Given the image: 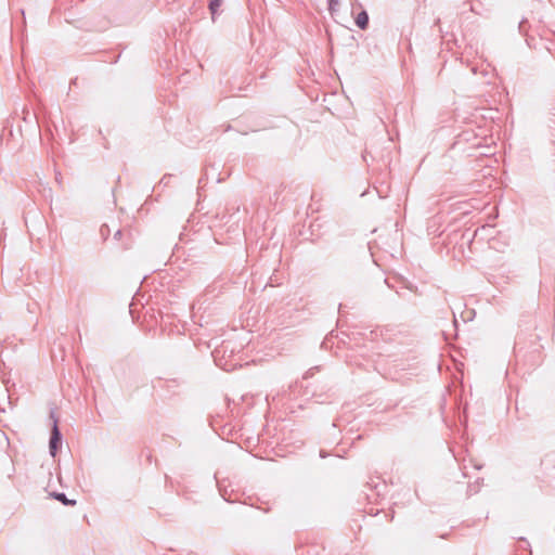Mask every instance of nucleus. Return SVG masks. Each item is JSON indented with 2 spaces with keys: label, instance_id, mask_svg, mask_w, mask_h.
<instances>
[{
  "label": "nucleus",
  "instance_id": "f257e3e1",
  "mask_svg": "<svg viewBox=\"0 0 555 555\" xmlns=\"http://www.w3.org/2000/svg\"><path fill=\"white\" fill-rule=\"evenodd\" d=\"M50 417L53 420V427L51 429L49 451L52 456H55L62 443V434L57 425L59 420L53 411H51Z\"/></svg>",
  "mask_w": 555,
  "mask_h": 555
},
{
  "label": "nucleus",
  "instance_id": "f03ea898",
  "mask_svg": "<svg viewBox=\"0 0 555 555\" xmlns=\"http://www.w3.org/2000/svg\"><path fill=\"white\" fill-rule=\"evenodd\" d=\"M369 14L365 10H362L356 17V25L361 29L365 30L369 27Z\"/></svg>",
  "mask_w": 555,
  "mask_h": 555
},
{
  "label": "nucleus",
  "instance_id": "7ed1b4c3",
  "mask_svg": "<svg viewBox=\"0 0 555 555\" xmlns=\"http://www.w3.org/2000/svg\"><path fill=\"white\" fill-rule=\"evenodd\" d=\"M51 496L66 506H74L76 504L75 500L67 499L66 494L63 492H53Z\"/></svg>",
  "mask_w": 555,
  "mask_h": 555
},
{
  "label": "nucleus",
  "instance_id": "20e7f679",
  "mask_svg": "<svg viewBox=\"0 0 555 555\" xmlns=\"http://www.w3.org/2000/svg\"><path fill=\"white\" fill-rule=\"evenodd\" d=\"M222 2L223 0H211L209 2L208 9L210 11L212 21H215V16L218 13V9L221 7Z\"/></svg>",
  "mask_w": 555,
  "mask_h": 555
},
{
  "label": "nucleus",
  "instance_id": "39448f33",
  "mask_svg": "<svg viewBox=\"0 0 555 555\" xmlns=\"http://www.w3.org/2000/svg\"><path fill=\"white\" fill-rule=\"evenodd\" d=\"M100 232H101V235H102L103 237H106V235H108V234H109V228H108V225H107V224H103V225L101 227V229H100Z\"/></svg>",
  "mask_w": 555,
  "mask_h": 555
},
{
  "label": "nucleus",
  "instance_id": "423d86ee",
  "mask_svg": "<svg viewBox=\"0 0 555 555\" xmlns=\"http://www.w3.org/2000/svg\"><path fill=\"white\" fill-rule=\"evenodd\" d=\"M122 236V231L120 229H118L115 233H114V238L116 241H119Z\"/></svg>",
  "mask_w": 555,
  "mask_h": 555
},
{
  "label": "nucleus",
  "instance_id": "0eeeda50",
  "mask_svg": "<svg viewBox=\"0 0 555 555\" xmlns=\"http://www.w3.org/2000/svg\"><path fill=\"white\" fill-rule=\"evenodd\" d=\"M337 4H338L337 0H330V3H328L330 11H333L335 5H337Z\"/></svg>",
  "mask_w": 555,
  "mask_h": 555
}]
</instances>
